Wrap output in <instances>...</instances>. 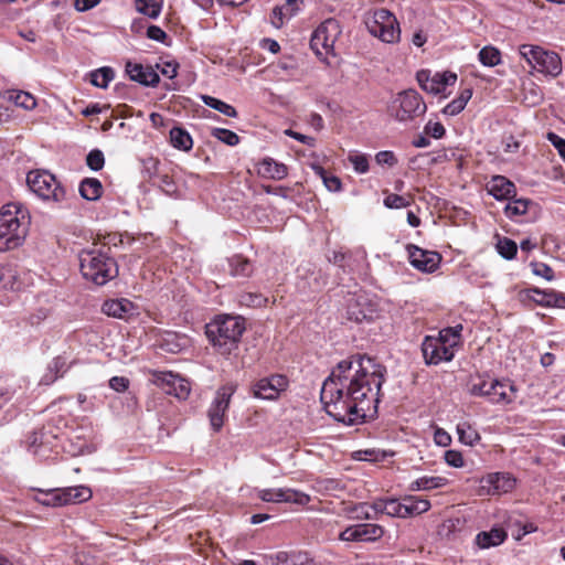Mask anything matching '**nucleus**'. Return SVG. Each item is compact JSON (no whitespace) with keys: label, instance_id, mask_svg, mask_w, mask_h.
Listing matches in <instances>:
<instances>
[{"label":"nucleus","instance_id":"obj_1","mask_svg":"<svg viewBox=\"0 0 565 565\" xmlns=\"http://www.w3.org/2000/svg\"><path fill=\"white\" fill-rule=\"evenodd\" d=\"M385 366L356 355L338 363L323 382L320 399L335 420L356 425L377 413Z\"/></svg>","mask_w":565,"mask_h":565},{"label":"nucleus","instance_id":"obj_2","mask_svg":"<svg viewBox=\"0 0 565 565\" xmlns=\"http://www.w3.org/2000/svg\"><path fill=\"white\" fill-rule=\"evenodd\" d=\"M30 224L29 211L23 204L11 202L0 210V252L22 245Z\"/></svg>","mask_w":565,"mask_h":565},{"label":"nucleus","instance_id":"obj_3","mask_svg":"<svg viewBox=\"0 0 565 565\" xmlns=\"http://www.w3.org/2000/svg\"><path fill=\"white\" fill-rule=\"evenodd\" d=\"M244 331V319L230 315L217 316L205 326L207 339L222 355H228L237 349Z\"/></svg>","mask_w":565,"mask_h":565},{"label":"nucleus","instance_id":"obj_4","mask_svg":"<svg viewBox=\"0 0 565 565\" xmlns=\"http://www.w3.org/2000/svg\"><path fill=\"white\" fill-rule=\"evenodd\" d=\"M78 260L83 277L98 286L105 285L118 274L115 259L100 248L83 249Z\"/></svg>","mask_w":565,"mask_h":565},{"label":"nucleus","instance_id":"obj_5","mask_svg":"<svg viewBox=\"0 0 565 565\" xmlns=\"http://www.w3.org/2000/svg\"><path fill=\"white\" fill-rule=\"evenodd\" d=\"M469 392L471 395L486 397L492 404L507 405L516 398V388L509 380L479 377L470 385Z\"/></svg>","mask_w":565,"mask_h":565},{"label":"nucleus","instance_id":"obj_6","mask_svg":"<svg viewBox=\"0 0 565 565\" xmlns=\"http://www.w3.org/2000/svg\"><path fill=\"white\" fill-rule=\"evenodd\" d=\"M519 53L530 66L545 76L554 78L562 73V60L553 51L544 50L537 45L522 44L519 47Z\"/></svg>","mask_w":565,"mask_h":565},{"label":"nucleus","instance_id":"obj_7","mask_svg":"<svg viewBox=\"0 0 565 565\" xmlns=\"http://www.w3.org/2000/svg\"><path fill=\"white\" fill-rule=\"evenodd\" d=\"M30 190L44 201L62 203L66 200L64 186L46 170H33L26 175Z\"/></svg>","mask_w":565,"mask_h":565},{"label":"nucleus","instance_id":"obj_8","mask_svg":"<svg viewBox=\"0 0 565 565\" xmlns=\"http://www.w3.org/2000/svg\"><path fill=\"white\" fill-rule=\"evenodd\" d=\"M367 31L384 43H397L401 38L399 23L396 17L385 9L375 10L365 18Z\"/></svg>","mask_w":565,"mask_h":565},{"label":"nucleus","instance_id":"obj_9","mask_svg":"<svg viewBox=\"0 0 565 565\" xmlns=\"http://www.w3.org/2000/svg\"><path fill=\"white\" fill-rule=\"evenodd\" d=\"M390 111L396 120L406 122L424 115L426 104L415 89H406L394 97Z\"/></svg>","mask_w":565,"mask_h":565},{"label":"nucleus","instance_id":"obj_10","mask_svg":"<svg viewBox=\"0 0 565 565\" xmlns=\"http://www.w3.org/2000/svg\"><path fill=\"white\" fill-rule=\"evenodd\" d=\"M341 34L339 22L333 19L324 20L313 32L310 46L317 55L327 54L333 50L338 36Z\"/></svg>","mask_w":565,"mask_h":565},{"label":"nucleus","instance_id":"obj_11","mask_svg":"<svg viewBox=\"0 0 565 565\" xmlns=\"http://www.w3.org/2000/svg\"><path fill=\"white\" fill-rule=\"evenodd\" d=\"M416 79L420 88L429 94H444L448 86L457 81V75L451 72L431 73L428 70H420L416 74Z\"/></svg>","mask_w":565,"mask_h":565},{"label":"nucleus","instance_id":"obj_12","mask_svg":"<svg viewBox=\"0 0 565 565\" xmlns=\"http://www.w3.org/2000/svg\"><path fill=\"white\" fill-rule=\"evenodd\" d=\"M289 385L287 376L273 374L263 377L252 386L253 396L260 399L275 401Z\"/></svg>","mask_w":565,"mask_h":565},{"label":"nucleus","instance_id":"obj_13","mask_svg":"<svg viewBox=\"0 0 565 565\" xmlns=\"http://www.w3.org/2000/svg\"><path fill=\"white\" fill-rule=\"evenodd\" d=\"M384 533V527L379 524L360 523L348 526L340 533L339 539L345 542H375L382 539Z\"/></svg>","mask_w":565,"mask_h":565},{"label":"nucleus","instance_id":"obj_14","mask_svg":"<svg viewBox=\"0 0 565 565\" xmlns=\"http://www.w3.org/2000/svg\"><path fill=\"white\" fill-rule=\"evenodd\" d=\"M233 388L230 386H222L217 390L215 397L209 408L207 416L213 430L218 431L223 424L225 413L228 409Z\"/></svg>","mask_w":565,"mask_h":565},{"label":"nucleus","instance_id":"obj_15","mask_svg":"<svg viewBox=\"0 0 565 565\" xmlns=\"http://www.w3.org/2000/svg\"><path fill=\"white\" fill-rule=\"evenodd\" d=\"M422 351L427 364H439L444 361H451L454 358V348L451 344H445L441 340L433 337H426Z\"/></svg>","mask_w":565,"mask_h":565},{"label":"nucleus","instance_id":"obj_16","mask_svg":"<svg viewBox=\"0 0 565 565\" xmlns=\"http://www.w3.org/2000/svg\"><path fill=\"white\" fill-rule=\"evenodd\" d=\"M406 249L409 263L414 268L423 273H434L438 268L441 260L438 253L422 249L413 244L407 245Z\"/></svg>","mask_w":565,"mask_h":565},{"label":"nucleus","instance_id":"obj_17","mask_svg":"<svg viewBox=\"0 0 565 565\" xmlns=\"http://www.w3.org/2000/svg\"><path fill=\"white\" fill-rule=\"evenodd\" d=\"M125 70L131 81L145 86L154 87L160 81L158 73L150 65L127 62Z\"/></svg>","mask_w":565,"mask_h":565},{"label":"nucleus","instance_id":"obj_18","mask_svg":"<svg viewBox=\"0 0 565 565\" xmlns=\"http://www.w3.org/2000/svg\"><path fill=\"white\" fill-rule=\"evenodd\" d=\"M482 483V487L487 489L488 494L499 495L510 492L515 486V479L509 473L495 472L483 478Z\"/></svg>","mask_w":565,"mask_h":565},{"label":"nucleus","instance_id":"obj_19","mask_svg":"<svg viewBox=\"0 0 565 565\" xmlns=\"http://www.w3.org/2000/svg\"><path fill=\"white\" fill-rule=\"evenodd\" d=\"M487 190L495 200H508L515 192V185L503 175H494L487 184Z\"/></svg>","mask_w":565,"mask_h":565},{"label":"nucleus","instance_id":"obj_20","mask_svg":"<svg viewBox=\"0 0 565 565\" xmlns=\"http://www.w3.org/2000/svg\"><path fill=\"white\" fill-rule=\"evenodd\" d=\"M257 173L265 179L282 180L288 174V168L286 164L267 157L257 164Z\"/></svg>","mask_w":565,"mask_h":565},{"label":"nucleus","instance_id":"obj_21","mask_svg":"<svg viewBox=\"0 0 565 565\" xmlns=\"http://www.w3.org/2000/svg\"><path fill=\"white\" fill-rule=\"evenodd\" d=\"M533 296L531 298L535 303L542 307L565 308V294L555 290H540L533 288L530 290Z\"/></svg>","mask_w":565,"mask_h":565},{"label":"nucleus","instance_id":"obj_22","mask_svg":"<svg viewBox=\"0 0 565 565\" xmlns=\"http://www.w3.org/2000/svg\"><path fill=\"white\" fill-rule=\"evenodd\" d=\"M300 10L298 2H282L276 6L270 14V23L276 29H280Z\"/></svg>","mask_w":565,"mask_h":565},{"label":"nucleus","instance_id":"obj_23","mask_svg":"<svg viewBox=\"0 0 565 565\" xmlns=\"http://www.w3.org/2000/svg\"><path fill=\"white\" fill-rule=\"evenodd\" d=\"M507 532L503 529L493 527L490 531L480 532L476 536V544L480 548H489L502 544L507 539Z\"/></svg>","mask_w":565,"mask_h":565},{"label":"nucleus","instance_id":"obj_24","mask_svg":"<svg viewBox=\"0 0 565 565\" xmlns=\"http://www.w3.org/2000/svg\"><path fill=\"white\" fill-rule=\"evenodd\" d=\"M68 370L66 358L56 356L47 365L45 374L41 379V384L50 385L54 383L58 377L63 376Z\"/></svg>","mask_w":565,"mask_h":565},{"label":"nucleus","instance_id":"obj_25","mask_svg":"<svg viewBox=\"0 0 565 565\" xmlns=\"http://www.w3.org/2000/svg\"><path fill=\"white\" fill-rule=\"evenodd\" d=\"M62 505L75 504L87 501L92 497L89 488L84 486L61 489Z\"/></svg>","mask_w":565,"mask_h":565},{"label":"nucleus","instance_id":"obj_26","mask_svg":"<svg viewBox=\"0 0 565 565\" xmlns=\"http://www.w3.org/2000/svg\"><path fill=\"white\" fill-rule=\"evenodd\" d=\"M366 305L364 297H358L354 303L349 305L348 317L355 322L371 321L374 317V310L371 307H363Z\"/></svg>","mask_w":565,"mask_h":565},{"label":"nucleus","instance_id":"obj_27","mask_svg":"<svg viewBox=\"0 0 565 565\" xmlns=\"http://www.w3.org/2000/svg\"><path fill=\"white\" fill-rule=\"evenodd\" d=\"M228 273L233 277H249L254 270L252 263L242 255H234L227 259Z\"/></svg>","mask_w":565,"mask_h":565},{"label":"nucleus","instance_id":"obj_28","mask_svg":"<svg viewBox=\"0 0 565 565\" xmlns=\"http://www.w3.org/2000/svg\"><path fill=\"white\" fill-rule=\"evenodd\" d=\"M132 309V303L127 299H111L103 303L102 310L105 315L114 318H125Z\"/></svg>","mask_w":565,"mask_h":565},{"label":"nucleus","instance_id":"obj_29","mask_svg":"<svg viewBox=\"0 0 565 565\" xmlns=\"http://www.w3.org/2000/svg\"><path fill=\"white\" fill-rule=\"evenodd\" d=\"M405 519L427 512L431 504L427 499H420L415 495H405L404 498Z\"/></svg>","mask_w":565,"mask_h":565},{"label":"nucleus","instance_id":"obj_30","mask_svg":"<svg viewBox=\"0 0 565 565\" xmlns=\"http://www.w3.org/2000/svg\"><path fill=\"white\" fill-rule=\"evenodd\" d=\"M79 194L87 201H96L103 194L102 182L96 178H86L79 183Z\"/></svg>","mask_w":565,"mask_h":565},{"label":"nucleus","instance_id":"obj_31","mask_svg":"<svg viewBox=\"0 0 565 565\" xmlns=\"http://www.w3.org/2000/svg\"><path fill=\"white\" fill-rule=\"evenodd\" d=\"M471 96H472L471 88L462 89L457 98H455L454 100H451L449 104H447L444 107L443 113L447 116L458 115L459 113H461L465 109V107H466L467 103L469 102V99L471 98Z\"/></svg>","mask_w":565,"mask_h":565},{"label":"nucleus","instance_id":"obj_32","mask_svg":"<svg viewBox=\"0 0 565 565\" xmlns=\"http://www.w3.org/2000/svg\"><path fill=\"white\" fill-rule=\"evenodd\" d=\"M170 140L174 148L183 151H189L193 146V141L189 132L179 127H174L170 130Z\"/></svg>","mask_w":565,"mask_h":565},{"label":"nucleus","instance_id":"obj_33","mask_svg":"<svg viewBox=\"0 0 565 565\" xmlns=\"http://www.w3.org/2000/svg\"><path fill=\"white\" fill-rule=\"evenodd\" d=\"M201 99L206 106L220 111L221 114H223L227 117H232V118L237 117L236 109L232 105H230L221 99H217L210 95H202Z\"/></svg>","mask_w":565,"mask_h":565},{"label":"nucleus","instance_id":"obj_34","mask_svg":"<svg viewBox=\"0 0 565 565\" xmlns=\"http://www.w3.org/2000/svg\"><path fill=\"white\" fill-rule=\"evenodd\" d=\"M311 169L322 180L329 191L339 192L341 190L342 183L338 177L328 174L324 168L316 163L311 164Z\"/></svg>","mask_w":565,"mask_h":565},{"label":"nucleus","instance_id":"obj_35","mask_svg":"<svg viewBox=\"0 0 565 565\" xmlns=\"http://www.w3.org/2000/svg\"><path fill=\"white\" fill-rule=\"evenodd\" d=\"M89 76L92 85L99 88H106L114 79L115 73L111 67L105 66L90 72Z\"/></svg>","mask_w":565,"mask_h":565},{"label":"nucleus","instance_id":"obj_36","mask_svg":"<svg viewBox=\"0 0 565 565\" xmlns=\"http://www.w3.org/2000/svg\"><path fill=\"white\" fill-rule=\"evenodd\" d=\"M8 99L26 110L33 109L36 106L35 98L30 93L23 90L8 92Z\"/></svg>","mask_w":565,"mask_h":565},{"label":"nucleus","instance_id":"obj_37","mask_svg":"<svg viewBox=\"0 0 565 565\" xmlns=\"http://www.w3.org/2000/svg\"><path fill=\"white\" fill-rule=\"evenodd\" d=\"M238 303L248 308H260L266 306L268 299L260 292H241L237 296Z\"/></svg>","mask_w":565,"mask_h":565},{"label":"nucleus","instance_id":"obj_38","mask_svg":"<svg viewBox=\"0 0 565 565\" xmlns=\"http://www.w3.org/2000/svg\"><path fill=\"white\" fill-rule=\"evenodd\" d=\"M478 56L480 63L488 67H493L501 62V53L493 46H484L480 50Z\"/></svg>","mask_w":565,"mask_h":565},{"label":"nucleus","instance_id":"obj_39","mask_svg":"<svg viewBox=\"0 0 565 565\" xmlns=\"http://www.w3.org/2000/svg\"><path fill=\"white\" fill-rule=\"evenodd\" d=\"M457 433L459 436V440L468 446H473L480 439L478 431L475 428H472L468 423L458 424Z\"/></svg>","mask_w":565,"mask_h":565},{"label":"nucleus","instance_id":"obj_40","mask_svg":"<svg viewBox=\"0 0 565 565\" xmlns=\"http://www.w3.org/2000/svg\"><path fill=\"white\" fill-rule=\"evenodd\" d=\"M531 203L532 202L526 199H516V200L510 201L504 209L505 214L510 218L524 215V214H526Z\"/></svg>","mask_w":565,"mask_h":565},{"label":"nucleus","instance_id":"obj_41","mask_svg":"<svg viewBox=\"0 0 565 565\" xmlns=\"http://www.w3.org/2000/svg\"><path fill=\"white\" fill-rule=\"evenodd\" d=\"M497 250L503 258L511 260L518 253V245L511 238L503 237L498 241Z\"/></svg>","mask_w":565,"mask_h":565},{"label":"nucleus","instance_id":"obj_42","mask_svg":"<svg viewBox=\"0 0 565 565\" xmlns=\"http://www.w3.org/2000/svg\"><path fill=\"white\" fill-rule=\"evenodd\" d=\"M310 501L311 498L309 494L295 489L285 488L284 502L305 507Z\"/></svg>","mask_w":565,"mask_h":565},{"label":"nucleus","instance_id":"obj_43","mask_svg":"<svg viewBox=\"0 0 565 565\" xmlns=\"http://www.w3.org/2000/svg\"><path fill=\"white\" fill-rule=\"evenodd\" d=\"M61 489L49 490L46 492H40L36 497V501L47 507H62Z\"/></svg>","mask_w":565,"mask_h":565},{"label":"nucleus","instance_id":"obj_44","mask_svg":"<svg viewBox=\"0 0 565 565\" xmlns=\"http://www.w3.org/2000/svg\"><path fill=\"white\" fill-rule=\"evenodd\" d=\"M136 10L150 19H157L162 11V2H136Z\"/></svg>","mask_w":565,"mask_h":565},{"label":"nucleus","instance_id":"obj_45","mask_svg":"<svg viewBox=\"0 0 565 565\" xmlns=\"http://www.w3.org/2000/svg\"><path fill=\"white\" fill-rule=\"evenodd\" d=\"M211 135L227 146H236L239 142L238 135L225 128H213Z\"/></svg>","mask_w":565,"mask_h":565},{"label":"nucleus","instance_id":"obj_46","mask_svg":"<svg viewBox=\"0 0 565 565\" xmlns=\"http://www.w3.org/2000/svg\"><path fill=\"white\" fill-rule=\"evenodd\" d=\"M285 488L257 490V498L264 502H284Z\"/></svg>","mask_w":565,"mask_h":565},{"label":"nucleus","instance_id":"obj_47","mask_svg":"<svg viewBox=\"0 0 565 565\" xmlns=\"http://www.w3.org/2000/svg\"><path fill=\"white\" fill-rule=\"evenodd\" d=\"M316 489L317 491L326 494H335V492L342 490L343 487L341 486V482L339 480L326 478L317 480Z\"/></svg>","mask_w":565,"mask_h":565},{"label":"nucleus","instance_id":"obj_48","mask_svg":"<svg viewBox=\"0 0 565 565\" xmlns=\"http://www.w3.org/2000/svg\"><path fill=\"white\" fill-rule=\"evenodd\" d=\"M190 391L189 382L182 377H179V382H175V385L166 388L167 394L174 395L179 399H185L189 396Z\"/></svg>","mask_w":565,"mask_h":565},{"label":"nucleus","instance_id":"obj_49","mask_svg":"<svg viewBox=\"0 0 565 565\" xmlns=\"http://www.w3.org/2000/svg\"><path fill=\"white\" fill-rule=\"evenodd\" d=\"M348 160L352 163L353 169L358 173H366L369 171V158L364 153H350Z\"/></svg>","mask_w":565,"mask_h":565},{"label":"nucleus","instance_id":"obj_50","mask_svg":"<svg viewBox=\"0 0 565 565\" xmlns=\"http://www.w3.org/2000/svg\"><path fill=\"white\" fill-rule=\"evenodd\" d=\"M86 164L93 171H99L105 164V157L102 150L93 149L86 157Z\"/></svg>","mask_w":565,"mask_h":565},{"label":"nucleus","instance_id":"obj_51","mask_svg":"<svg viewBox=\"0 0 565 565\" xmlns=\"http://www.w3.org/2000/svg\"><path fill=\"white\" fill-rule=\"evenodd\" d=\"M384 510H386V515L388 516L405 519L404 499L401 501L397 499H387V505H384Z\"/></svg>","mask_w":565,"mask_h":565},{"label":"nucleus","instance_id":"obj_52","mask_svg":"<svg viewBox=\"0 0 565 565\" xmlns=\"http://www.w3.org/2000/svg\"><path fill=\"white\" fill-rule=\"evenodd\" d=\"M350 512L354 513V519L356 520H376V515L372 513V510H370V503L362 502L354 504Z\"/></svg>","mask_w":565,"mask_h":565},{"label":"nucleus","instance_id":"obj_53","mask_svg":"<svg viewBox=\"0 0 565 565\" xmlns=\"http://www.w3.org/2000/svg\"><path fill=\"white\" fill-rule=\"evenodd\" d=\"M387 209H404L411 205V201L403 195L391 193L383 201Z\"/></svg>","mask_w":565,"mask_h":565},{"label":"nucleus","instance_id":"obj_54","mask_svg":"<svg viewBox=\"0 0 565 565\" xmlns=\"http://www.w3.org/2000/svg\"><path fill=\"white\" fill-rule=\"evenodd\" d=\"M179 375L172 372H159L154 374V382L166 388L175 385V382H179Z\"/></svg>","mask_w":565,"mask_h":565},{"label":"nucleus","instance_id":"obj_55","mask_svg":"<svg viewBox=\"0 0 565 565\" xmlns=\"http://www.w3.org/2000/svg\"><path fill=\"white\" fill-rule=\"evenodd\" d=\"M530 266L534 275L543 277L547 281L554 279V271L547 264L541 262H532Z\"/></svg>","mask_w":565,"mask_h":565},{"label":"nucleus","instance_id":"obj_56","mask_svg":"<svg viewBox=\"0 0 565 565\" xmlns=\"http://www.w3.org/2000/svg\"><path fill=\"white\" fill-rule=\"evenodd\" d=\"M422 479H423V490L424 491L443 488L448 482L447 479L444 477L425 476V477H422Z\"/></svg>","mask_w":565,"mask_h":565},{"label":"nucleus","instance_id":"obj_57","mask_svg":"<svg viewBox=\"0 0 565 565\" xmlns=\"http://www.w3.org/2000/svg\"><path fill=\"white\" fill-rule=\"evenodd\" d=\"M424 131L426 135H429L435 139H440L446 134L445 127L438 121H428L424 128Z\"/></svg>","mask_w":565,"mask_h":565},{"label":"nucleus","instance_id":"obj_58","mask_svg":"<svg viewBox=\"0 0 565 565\" xmlns=\"http://www.w3.org/2000/svg\"><path fill=\"white\" fill-rule=\"evenodd\" d=\"M375 161L380 166L393 167L396 164L397 159L393 151L384 150L376 153Z\"/></svg>","mask_w":565,"mask_h":565},{"label":"nucleus","instance_id":"obj_59","mask_svg":"<svg viewBox=\"0 0 565 565\" xmlns=\"http://www.w3.org/2000/svg\"><path fill=\"white\" fill-rule=\"evenodd\" d=\"M445 461L447 462V465L455 468H460L463 466L462 455L456 450H447L445 452Z\"/></svg>","mask_w":565,"mask_h":565},{"label":"nucleus","instance_id":"obj_60","mask_svg":"<svg viewBox=\"0 0 565 565\" xmlns=\"http://www.w3.org/2000/svg\"><path fill=\"white\" fill-rule=\"evenodd\" d=\"M109 386L116 392H125L129 386V381L124 376H114L109 380Z\"/></svg>","mask_w":565,"mask_h":565},{"label":"nucleus","instance_id":"obj_61","mask_svg":"<svg viewBox=\"0 0 565 565\" xmlns=\"http://www.w3.org/2000/svg\"><path fill=\"white\" fill-rule=\"evenodd\" d=\"M548 141L557 149L558 153L565 159V139L554 132L547 134Z\"/></svg>","mask_w":565,"mask_h":565},{"label":"nucleus","instance_id":"obj_62","mask_svg":"<svg viewBox=\"0 0 565 565\" xmlns=\"http://www.w3.org/2000/svg\"><path fill=\"white\" fill-rule=\"evenodd\" d=\"M147 36L150 40H153L157 42H163L164 39L167 38V34L161 28H159L157 25H150L147 29Z\"/></svg>","mask_w":565,"mask_h":565},{"label":"nucleus","instance_id":"obj_63","mask_svg":"<svg viewBox=\"0 0 565 565\" xmlns=\"http://www.w3.org/2000/svg\"><path fill=\"white\" fill-rule=\"evenodd\" d=\"M434 440L438 446L446 447L451 443V437L444 429L437 428L434 434Z\"/></svg>","mask_w":565,"mask_h":565},{"label":"nucleus","instance_id":"obj_64","mask_svg":"<svg viewBox=\"0 0 565 565\" xmlns=\"http://www.w3.org/2000/svg\"><path fill=\"white\" fill-rule=\"evenodd\" d=\"M438 340H441L445 342V344H451V348H455L457 345V339L456 335H454L452 329L445 328L439 332Z\"/></svg>","mask_w":565,"mask_h":565}]
</instances>
